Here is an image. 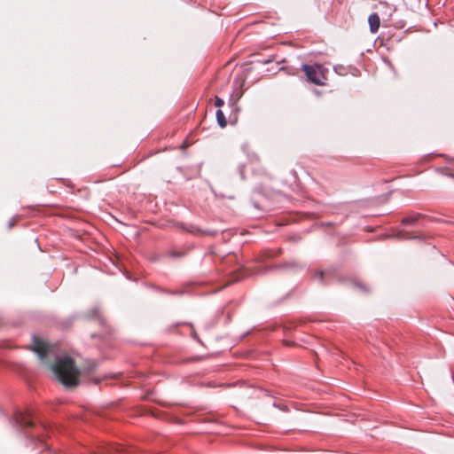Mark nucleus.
I'll use <instances>...</instances> for the list:
<instances>
[{
	"label": "nucleus",
	"mask_w": 454,
	"mask_h": 454,
	"mask_svg": "<svg viewBox=\"0 0 454 454\" xmlns=\"http://www.w3.org/2000/svg\"><path fill=\"white\" fill-rule=\"evenodd\" d=\"M51 368L57 379L64 386L71 387L78 385L79 370L68 356H58Z\"/></svg>",
	"instance_id": "f257e3e1"
},
{
	"label": "nucleus",
	"mask_w": 454,
	"mask_h": 454,
	"mask_svg": "<svg viewBox=\"0 0 454 454\" xmlns=\"http://www.w3.org/2000/svg\"><path fill=\"white\" fill-rule=\"evenodd\" d=\"M16 423L23 428H31L32 431L28 433V437L31 438L32 442H38L44 445L45 449L49 448V445L45 443V438L49 437L51 429L42 424L38 427L35 426L31 412L29 411H18L15 413Z\"/></svg>",
	"instance_id": "f03ea898"
},
{
	"label": "nucleus",
	"mask_w": 454,
	"mask_h": 454,
	"mask_svg": "<svg viewBox=\"0 0 454 454\" xmlns=\"http://www.w3.org/2000/svg\"><path fill=\"white\" fill-rule=\"evenodd\" d=\"M301 70L304 72L307 80L318 86L325 85V81L327 80L326 73L327 68L325 67L321 64L309 65L303 64L301 66Z\"/></svg>",
	"instance_id": "7ed1b4c3"
},
{
	"label": "nucleus",
	"mask_w": 454,
	"mask_h": 454,
	"mask_svg": "<svg viewBox=\"0 0 454 454\" xmlns=\"http://www.w3.org/2000/svg\"><path fill=\"white\" fill-rule=\"evenodd\" d=\"M32 350L35 351L41 360L46 358L50 352V347L47 343H45L40 338L34 336L33 337V348Z\"/></svg>",
	"instance_id": "20e7f679"
},
{
	"label": "nucleus",
	"mask_w": 454,
	"mask_h": 454,
	"mask_svg": "<svg viewBox=\"0 0 454 454\" xmlns=\"http://www.w3.org/2000/svg\"><path fill=\"white\" fill-rule=\"evenodd\" d=\"M126 450L119 445L105 444L98 447L93 454H124Z\"/></svg>",
	"instance_id": "39448f33"
},
{
	"label": "nucleus",
	"mask_w": 454,
	"mask_h": 454,
	"mask_svg": "<svg viewBox=\"0 0 454 454\" xmlns=\"http://www.w3.org/2000/svg\"><path fill=\"white\" fill-rule=\"evenodd\" d=\"M178 226L183 229L184 231L192 233L193 235H202L206 234V231L200 230L199 227L193 225V224H184L179 223ZM207 234H209V232H207Z\"/></svg>",
	"instance_id": "423d86ee"
},
{
	"label": "nucleus",
	"mask_w": 454,
	"mask_h": 454,
	"mask_svg": "<svg viewBox=\"0 0 454 454\" xmlns=\"http://www.w3.org/2000/svg\"><path fill=\"white\" fill-rule=\"evenodd\" d=\"M368 22L370 25V30L372 33H376L380 25V20L377 13H372L368 18Z\"/></svg>",
	"instance_id": "0eeeda50"
},
{
	"label": "nucleus",
	"mask_w": 454,
	"mask_h": 454,
	"mask_svg": "<svg viewBox=\"0 0 454 454\" xmlns=\"http://www.w3.org/2000/svg\"><path fill=\"white\" fill-rule=\"evenodd\" d=\"M281 254L280 248L266 249L263 251L262 255V261L271 259L278 256Z\"/></svg>",
	"instance_id": "6e6552de"
},
{
	"label": "nucleus",
	"mask_w": 454,
	"mask_h": 454,
	"mask_svg": "<svg viewBox=\"0 0 454 454\" xmlns=\"http://www.w3.org/2000/svg\"><path fill=\"white\" fill-rule=\"evenodd\" d=\"M422 217V215L419 214V213H415V214H412L409 216H406V217H403L402 219V223L404 224V225H408V224H414L415 223H417L420 218Z\"/></svg>",
	"instance_id": "1a4fd4ad"
},
{
	"label": "nucleus",
	"mask_w": 454,
	"mask_h": 454,
	"mask_svg": "<svg viewBox=\"0 0 454 454\" xmlns=\"http://www.w3.org/2000/svg\"><path fill=\"white\" fill-rule=\"evenodd\" d=\"M216 121L220 127L224 128L227 125V120L225 118V115L221 109H218L216 111Z\"/></svg>",
	"instance_id": "9d476101"
},
{
	"label": "nucleus",
	"mask_w": 454,
	"mask_h": 454,
	"mask_svg": "<svg viewBox=\"0 0 454 454\" xmlns=\"http://www.w3.org/2000/svg\"><path fill=\"white\" fill-rule=\"evenodd\" d=\"M298 264L296 262H290L285 264L273 265L270 268L272 269H281V268H296Z\"/></svg>",
	"instance_id": "9b49d317"
},
{
	"label": "nucleus",
	"mask_w": 454,
	"mask_h": 454,
	"mask_svg": "<svg viewBox=\"0 0 454 454\" xmlns=\"http://www.w3.org/2000/svg\"><path fill=\"white\" fill-rule=\"evenodd\" d=\"M90 317L91 318H98L100 321L102 320L101 317H100L99 309L98 308H95L91 310Z\"/></svg>",
	"instance_id": "f8f14e48"
},
{
	"label": "nucleus",
	"mask_w": 454,
	"mask_h": 454,
	"mask_svg": "<svg viewBox=\"0 0 454 454\" xmlns=\"http://www.w3.org/2000/svg\"><path fill=\"white\" fill-rule=\"evenodd\" d=\"M315 277L318 278L320 279V281L323 283H328L327 281H325V272L322 270L317 271L315 274Z\"/></svg>",
	"instance_id": "ddd939ff"
},
{
	"label": "nucleus",
	"mask_w": 454,
	"mask_h": 454,
	"mask_svg": "<svg viewBox=\"0 0 454 454\" xmlns=\"http://www.w3.org/2000/svg\"><path fill=\"white\" fill-rule=\"evenodd\" d=\"M168 254L170 256L176 257V258L183 257L185 254L184 252H176V251H170Z\"/></svg>",
	"instance_id": "4468645a"
},
{
	"label": "nucleus",
	"mask_w": 454,
	"mask_h": 454,
	"mask_svg": "<svg viewBox=\"0 0 454 454\" xmlns=\"http://www.w3.org/2000/svg\"><path fill=\"white\" fill-rule=\"evenodd\" d=\"M223 105H224V101L221 98L215 96V106L221 107Z\"/></svg>",
	"instance_id": "2eb2a0df"
},
{
	"label": "nucleus",
	"mask_w": 454,
	"mask_h": 454,
	"mask_svg": "<svg viewBox=\"0 0 454 454\" xmlns=\"http://www.w3.org/2000/svg\"><path fill=\"white\" fill-rule=\"evenodd\" d=\"M18 219H19L18 216H13L12 218H11V220L9 221V223H8V228L12 229L13 226H15V224L18 222Z\"/></svg>",
	"instance_id": "dca6fc26"
},
{
	"label": "nucleus",
	"mask_w": 454,
	"mask_h": 454,
	"mask_svg": "<svg viewBox=\"0 0 454 454\" xmlns=\"http://www.w3.org/2000/svg\"><path fill=\"white\" fill-rule=\"evenodd\" d=\"M360 286L364 291H367V289H366V288H364V286Z\"/></svg>",
	"instance_id": "f3484780"
},
{
	"label": "nucleus",
	"mask_w": 454,
	"mask_h": 454,
	"mask_svg": "<svg viewBox=\"0 0 454 454\" xmlns=\"http://www.w3.org/2000/svg\"><path fill=\"white\" fill-rule=\"evenodd\" d=\"M294 176L296 177V171H293Z\"/></svg>",
	"instance_id": "a211bd4d"
}]
</instances>
